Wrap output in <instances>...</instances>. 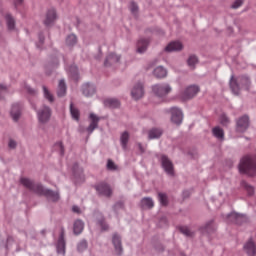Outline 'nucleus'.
Segmentation results:
<instances>
[{
    "mask_svg": "<svg viewBox=\"0 0 256 256\" xmlns=\"http://www.w3.org/2000/svg\"><path fill=\"white\" fill-rule=\"evenodd\" d=\"M8 146L10 149H15V147H17V142H15V140H10Z\"/></svg>",
    "mask_w": 256,
    "mask_h": 256,
    "instance_id": "obj_48",
    "label": "nucleus"
},
{
    "mask_svg": "<svg viewBox=\"0 0 256 256\" xmlns=\"http://www.w3.org/2000/svg\"><path fill=\"white\" fill-rule=\"evenodd\" d=\"M138 9H139V7L137 6V4L135 2L130 3V11H131V13H133V15H137Z\"/></svg>",
    "mask_w": 256,
    "mask_h": 256,
    "instance_id": "obj_42",
    "label": "nucleus"
},
{
    "mask_svg": "<svg viewBox=\"0 0 256 256\" xmlns=\"http://www.w3.org/2000/svg\"><path fill=\"white\" fill-rule=\"evenodd\" d=\"M171 121L175 125H181L183 123V112L179 108H171Z\"/></svg>",
    "mask_w": 256,
    "mask_h": 256,
    "instance_id": "obj_7",
    "label": "nucleus"
},
{
    "mask_svg": "<svg viewBox=\"0 0 256 256\" xmlns=\"http://www.w3.org/2000/svg\"><path fill=\"white\" fill-rule=\"evenodd\" d=\"M200 89L197 85H191L184 91V99H193L197 93H199Z\"/></svg>",
    "mask_w": 256,
    "mask_h": 256,
    "instance_id": "obj_11",
    "label": "nucleus"
},
{
    "mask_svg": "<svg viewBox=\"0 0 256 256\" xmlns=\"http://www.w3.org/2000/svg\"><path fill=\"white\" fill-rule=\"evenodd\" d=\"M79 173H83V170H82V169H80V170H79Z\"/></svg>",
    "mask_w": 256,
    "mask_h": 256,
    "instance_id": "obj_57",
    "label": "nucleus"
},
{
    "mask_svg": "<svg viewBox=\"0 0 256 256\" xmlns=\"http://www.w3.org/2000/svg\"><path fill=\"white\" fill-rule=\"evenodd\" d=\"M158 197H159V201H160L161 205H164V206L167 205V203H168L167 194L159 193Z\"/></svg>",
    "mask_w": 256,
    "mask_h": 256,
    "instance_id": "obj_40",
    "label": "nucleus"
},
{
    "mask_svg": "<svg viewBox=\"0 0 256 256\" xmlns=\"http://www.w3.org/2000/svg\"><path fill=\"white\" fill-rule=\"evenodd\" d=\"M152 91L154 95H157V97H165L169 95L171 91H173V88H171V85L167 83L156 84L152 87Z\"/></svg>",
    "mask_w": 256,
    "mask_h": 256,
    "instance_id": "obj_3",
    "label": "nucleus"
},
{
    "mask_svg": "<svg viewBox=\"0 0 256 256\" xmlns=\"http://www.w3.org/2000/svg\"><path fill=\"white\" fill-rule=\"evenodd\" d=\"M67 71L70 77H72V79H74L75 81L79 79V71L77 70V66L72 65L69 68H67Z\"/></svg>",
    "mask_w": 256,
    "mask_h": 256,
    "instance_id": "obj_28",
    "label": "nucleus"
},
{
    "mask_svg": "<svg viewBox=\"0 0 256 256\" xmlns=\"http://www.w3.org/2000/svg\"><path fill=\"white\" fill-rule=\"evenodd\" d=\"M55 19H57V12L55 9L48 10L46 14V19L44 20V24L49 27L52 23H55Z\"/></svg>",
    "mask_w": 256,
    "mask_h": 256,
    "instance_id": "obj_15",
    "label": "nucleus"
},
{
    "mask_svg": "<svg viewBox=\"0 0 256 256\" xmlns=\"http://www.w3.org/2000/svg\"><path fill=\"white\" fill-rule=\"evenodd\" d=\"M181 49H183V44L179 41L170 42L165 47V51H167L168 53H171V51H181Z\"/></svg>",
    "mask_w": 256,
    "mask_h": 256,
    "instance_id": "obj_18",
    "label": "nucleus"
},
{
    "mask_svg": "<svg viewBox=\"0 0 256 256\" xmlns=\"http://www.w3.org/2000/svg\"><path fill=\"white\" fill-rule=\"evenodd\" d=\"M153 73H154V76L157 77V79H163L167 77V70L162 66L156 67Z\"/></svg>",
    "mask_w": 256,
    "mask_h": 256,
    "instance_id": "obj_23",
    "label": "nucleus"
},
{
    "mask_svg": "<svg viewBox=\"0 0 256 256\" xmlns=\"http://www.w3.org/2000/svg\"><path fill=\"white\" fill-rule=\"evenodd\" d=\"M75 43H77V36H75L74 34H71L66 38V44L70 47L75 45Z\"/></svg>",
    "mask_w": 256,
    "mask_h": 256,
    "instance_id": "obj_36",
    "label": "nucleus"
},
{
    "mask_svg": "<svg viewBox=\"0 0 256 256\" xmlns=\"http://www.w3.org/2000/svg\"><path fill=\"white\" fill-rule=\"evenodd\" d=\"M244 1L243 0H235L232 5L231 8L232 9H239V7H241V5H243Z\"/></svg>",
    "mask_w": 256,
    "mask_h": 256,
    "instance_id": "obj_41",
    "label": "nucleus"
},
{
    "mask_svg": "<svg viewBox=\"0 0 256 256\" xmlns=\"http://www.w3.org/2000/svg\"><path fill=\"white\" fill-rule=\"evenodd\" d=\"M85 227V224L81 220H76L74 222V233L75 235H79L83 232V229Z\"/></svg>",
    "mask_w": 256,
    "mask_h": 256,
    "instance_id": "obj_27",
    "label": "nucleus"
},
{
    "mask_svg": "<svg viewBox=\"0 0 256 256\" xmlns=\"http://www.w3.org/2000/svg\"><path fill=\"white\" fill-rule=\"evenodd\" d=\"M120 59L121 56L115 53H109L105 59L104 65L105 67H111L112 65L119 63Z\"/></svg>",
    "mask_w": 256,
    "mask_h": 256,
    "instance_id": "obj_10",
    "label": "nucleus"
},
{
    "mask_svg": "<svg viewBox=\"0 0 256 256\" xmlns=\"http://www.w3.org/2000/svg\"><path fill=\"white\" fill-rule=\"evenodd\" d=\"M7 93V86L0 85V99L3 97V95H6Z\"/></svg>",
    "mask_w": 256,
    "mask_h": 256,
    "instance_id": "obj_46",
    "label": "nucleus"
},
{
    "mask_svg": "<svg viewBox=\"0 0 256 256\" xmlns=\"http://www.w3.org/2000/svg\"><path fill=\"white\" fill-rule=\"evenodd\" d=\"M101 227H102V229H103L104 231H107V225H106V224L101 223Z\"/></svg>",
    "mask_w": 256,
    "mask_h": 256,
    "instance_id": "obj_54",
    "label": "nucleus"
},
{
    "mask_svg": "<svg viewBox=\"0 0 256 256\" xmlns=\"http://www.w3.org/2000/svg\"><path fill=\"white\" fill-rule=\"evenodd\" d=\"M57 145H58V147L60 149L61 155H63V153H65V148L63 147V143L59 142Z\"/></svg>",
    "mask_w": 256,
    "mask_h": 256,
    "instance_id": "obj_49",
    "label": "nucleus"
},
{
    "mask_svg": "<svg viewBox=\"0 0 256 256\" xmlns=\"http://www.w3.org/2000/svg\"><path fill=\"white\" fill-rule=\"evenodd\" d=\"M163 135V130L159 128H153L149 131V139H159Z\"/></svg>",
    "mask_w": 256,
    "mask_h": 256,
    "instance_id": "obj_29",
    "label": "nucleus"
},
{
    "mask_svg": "<svg viewBox=\"0 0 256 256\" xmlns=\"http://www.w3.org/2000/svg\"><path fill=\"white\" fill-rule=\"evenodd\" d=\"M107 169H109L110 171H115V169H117V166H115V163L113 161L108 160Z\"/></svg>",
    "mask_w": 256,
    "mask_h": 256,
    "instance_id": "obj_45",
    "label": "nucleus"
},
{
    "mask_svg": "<svg viewBox=\"0 0 256 256\" xmlns=\"http://www.w3.org/2000/svg\"><path fill=\"white\" fill-rule=\"evenodd\" d=\"M204 231L206 233H211V231H215V224H213V220L206 223Z\"/></svg>",
    "mask_w": 256,
    "mask_h": 256,
    "instance_id": "obj_38",
    "label": "nucleus"
},
{
    "mask_svg": "<svg viewBox=\"0 0 256 256\" xmlns=\"http://www.w3.org/2000/svg\"><path fill=\"white\" fill-rule=\"evenodd\" d=\"M120 143L122 145V149H124V151H127V143H129V132L125 131L122 133L120 137Z\"/></svg>",
    "mask_w": 256,
    "mask_h": 256,
    "instance_id": "obj_26",
    "label": "nucleus"
},
{
    "mask_svg": "<svg viewBox=\"0 0 256 256\" xmlns=\"http://www.w3.org/2000/svg\"><path fill=\"white\" fill-rule=\"evenodd\" d=\"M85 249H87V241L82 240V241L78 244V251H85Z\"/></svg>",
    "mask_w": 256,
    "mask_h": 256,
    "instance_id": "obj_44",
    "label": "nucleus"
},
{
    "mask_svg": "<svg viewBox=\"0 0 256 256\" xmlns=\"http://www.w3.org/2000/svg\"><path fill=\"white\" fill-rule=\"evenodd\" d=\"M95 189L99 195H103L104 197H111L113 195V190H111V186L105 182H101L95 186Z\"/></svg>",
    "mask_w": 256,
    "mask_h": 256,
    "instance_id": "obj_5",
    "label": "nucleus"
},
{
    "mask_svg": "<svg viewBox=\"0 0 256 256\" xmlns=\"http://www.w3.org/2000/svg\"><path fill=\"white\" fill-rule=\"evenodd\" d=\"M112 243L117 255H121V253H123V247L121 246V236L119 234H114L112 237Z\"/></svg>",
    "mask_w": 256,
    "mask_h": 256,
    "instance_id": "obj_14",
    "label": "nucleus"
},
{
    "mask_svg": "<svg viewBox=\"0 0 256 256\" xmlns=\"http://www.w3.org/2000/svg\"><path fill=\"white\" fill-rule=\"evenodd\" d=\"M43 93H44L45 99H47L50 103H53V101H55L53 94H51L49 89H47V87H45V86H43Z\"/></svg>",
    "mask_w": 256,
    "mask_h": 256,
    "instance_id": "obj_33",
    "label": "nucleus"
},
{
    "mask_svg": "<svg viewBox=\"0 0 256 256\" xmlns=\"http://www.w3.org/2000/svg\"><path fill=\"white\" fill-rule=\"evenodd\" d=\"M230 89H232L234 95H239V84H237V80H235V77L233 76L230 80Z\"/></svg>",
    "mask_w": 256,
    "mask_h": 256,
    "instance_id": "obj_31",
    "label": "nucleus"
},
{
    "mask_svg": "<svg viewBox=\"0 0 256 256\" xmlns=\"http://www.w3.org/2000/svg\"><path fill=\"white\" fill-rule=\"evenodd\" d=\"M161 163L165 173L173 177V175H175V172L173 170V162H171V160H169L167 156H162Z\"/></svg>",
    "mask_w": 256,
    "mask_h": 256,
    "instance_id": "obj_6",
    "label": "nucleus"
},
{
    "mask_svg": "<svg viewBox=\"0 0 256 256\" xmlns=\"http://www.w3.org/2000/svg\"><path fill=\"white\" fill-rule=\"evenodd\" d=\"M220 123H221V125H224V126L229 125V118L227 116H225V114H223L220 117Z\"/></svg>",
    "mask_w": 256,
    "mask_h": 256,
    "instance_id": "obj_43",
    "label": "nucleus"
},
{
    "mask_svg": "<svg viewBox=\"0 0 256 256\" xmlns=\"http://www.w3.org/2000/svg\"><path fill=\"white\" fill-rule=\"evenodd\" d=\"M37 47L41 48V46H40V45H37Z\"/></svg>",
    "mask_w": 256,
    "mask_h": 256,
    "instance_id": "obj_58",
    "label": "nucleus"
},
{
    "mask_svg": "<svg viewBox=\"0 0 256 256\" xmlns=\"http://www.w3.org/2000/svg\"><path fill=\"white\" fill-rule=\"evenodd\" d=\"M144 94H145V91L143 90L142 83H137L136 85H134V87L132 88V91H131V95H132L133 99H135L137 101V100L141 99V97H143Z\"/></svg>",
    "mask_w": 256,
    "mask_h": 256,
    "instance_id": "obj_9",
    "label": "nucleus"
},
{
    "mask_svg": "<svg viewBox=\"0 0 256 256\" xmlns=\"http://www.w3.org/2000/svg\"><path fill=\"white\" fill-rule=\"evenodd\" d=\"M242 187H244L248 195H253V193H255V188H253V186L249 185L247 182H242Z\"/></svg>",
    "mask_w": 256,
    "mask_h": 256,
    "instance_id": "obj_37",
    "label": "nucleus"
},
{
    "mask_svg": "<svg viewBox=\"0 0 256 256\" xmlns=\"http://www.w3.org/2000/svg\"><path fill=\"white\" fill-rule=\"evenodd\" d=\"M11 117L13 121H19V118L21 117V104L16 103L12 105Z\"/></svg>",
    "mask_w": 256,
    "mask_h": 256,
    "instance_id": "obj_19",
    "label": "nucleus"
},
{
    "mask_svg": "<svg viewBox=\"0 0 256 256\" xmlns=\"http://www.w3.org/2000/svg\"><path fill=\"white\" fill-rule=\"evenodd\" d=\"M242 83H243L244 85H246V89H249V85H250V83H251V81H249V78L243 77V78H242Z\"/></svg>",
    "mask_w": 256,
    "mask_h": 256,
    "instance_id": "obj_47",
    "label": "nucleus"
},
{
    "mask_svg": "<svg viewBox=\"0 0 256 256\" xmlns=\"http://www.w3.org/2000/svg\"><path fill=\"white\" fill-rule=\"evenodd\" d=\"M44 39H45V38H44L43 36H39V41H40L41 45H42Z\"/></svg>",
    "mask_w": 256,
    "mask_h": 256,
    "instance_id": "obj_55",
    "label": "nucleus"
},
{
    "mask_svg": "<svg viewBox=\"0 0 256 256\" xmlns=\"http://www.w3.org/2000/svg\"><path fill=\"white\" fill-rule=\"evenodd\" d=\"M179 229L183 235H186V237H193V232L191 231V229H189V227L181 226Z\"/></svg>",
    "mask_w": 256,
    "mask_h": 256,
    "instance_id": "obj_35",
    "label": "nucleus"
},
{
    "mask_svg": "<svg viewBox=\"0 0 256 256\" xmlns=\"http://www.w3.org/2000/svg\"><path fill=\"white\" fill-rule=\"evenodd\" d=\"M66 93H67V86L65 85V81L60 80L59 85H58L57 95H58V97H65Z\"/></svg>",
    "mask_w": 256,
    "mask_h": 256,
    "instance_id": "obj_25",
    "label": "nucleus"
},
{
    "mask_svg": "<svg viewBox=\"0 0 256 256\" xmlns=\"http://www.w3.org/2000/svg\"><path fill=\"white\" fill-rule=\"evenodd\" d=\"M57 251L61 255H64L65 253V230L63 228L61 229L60 237L58 239Z\"/></svg>",
    "mask_w": 256,
    "mask_h": 256,
    "instance_id": "obj_12",
    "label": "nucleus"
},
{
    "mask_svg": "<svg viewBox=\"0 0 256 256\" xmlns=\"http://www.w3.org/2000/svg\"><path fill=\"white\" fill-rule=\"evenodd\" d=\"M82 93L85 95V97H91V95H94L95 93V86L86 83L82 86Z\"/></svg>",
    "mask_w": 256,
    "mask_h": 256,
    "instance_id": "obj_20",
    "label": "nucleus"
},
{
    "mask_svg": "<svg viewBox=\"0 0 256 256\" xmlns=\"http://www.w3.org/2000/svg\"><path fill=\"white\" fill-rule=\"evenodd\" d=\"M139 149L143 153V146H141V144H139Z\"/></svg>",
    "mask_w": 256,
    "mask_h": 256,
    "instance_id": "obj_56",
    "label": "nucleus"
},
{
    "mask_svg": "<svg viewBox=\"0 0 256 256\" xmlns=\"http://www.w3.org/2000/svg\"><path fill=\"white\" fill-rule=\"evenodd\" d=\"M228 221H230L231 223H236V225H241V223L245 221V216L233 212L228 215Z\"/></svg>",
    "mask_w": 256,
    "mask_h": 256,
    "instance_id": "obj_16",
    "label": "nucleus"
},
{
    "mask_svg": "<svg viewBox=\"0 0 256 256\" xmlns=\"http://www.w3.org/2000/svg\"><path fill=\"white\" fill-rule=\"evenodd\" d=\"M70 113H71V116L75 119V121H79V117H80L79 110L73 107V103L70 104Z\"/></svg>",
    "mask_w": 256,
    "mask_h": 256,
    "instance_id": "obj_34",
    "label": "nucleus"
},
{
    "mask_svg": "<svg viewBox=\"0 0 256 256\" xmlns=\"http://www.w3.org/2000/svg\"><path fill=\"white\" fill-rule=\"evenodd\" d=\"M249 129V116L245 115L238 119L237 121V131L243 133Z\"/></svg>",
    "mask_w": 256,
    "mask_h": 256,
    "instance_id": "obj_8",
    "label": "nucleus"
},
{
    "mask_svg": "<svg viewBox=\"0 0 256 256\" xmlns=\"http://www.w3.org/2000/svg\"><path fill=\"white\" fill-rule=\"evenodd\" d=\"M25 89H26L27 93H30V95H33V94L35 93V90H33V89H32L31 87H29V86H26Z\"/></svg>",
    "mask_w": 256,
    "mask_h": 256,
    "instance_id": "obj_50",
    "label": "nucleus"
},
{
    "mask_svg": "<svg viewBox=\"0 0 256 256\" xmlns=\"http://www.w3.org/2000/svg\"><path fill=\"white\" fill-rule=\"evenodd\" d=\"M244 250L249 256H255L256 255V246L255 242L253 240H248L246 244L244 245Z\"/></svg>",
    "mask_w": 256,
    "mask_h": 256,
    "instance_id": "obj_17",
    "label": "nucleus"
},
{
    "mask_svg": "<svg viewBox=\"0 0 256 256\" xmlns=\"http://www.w3.org/2000/svg\"><path fill=\"white\" fill-rule=\"evenodd\" d=\"M6 23L10 31L15 29V19L10 14L6 15Z\"/></svg>",
    "mask_w": 256,
    "mask_h": 256,
    "instance_id": "obj_32",
    "label": "nucleus"
},
{
    "mask_svg": "<svg viewBox=\"0 0 256 256\" xmlns=\"http://www.w3.org/2000/svg\"><path fill=\"white\" fill-rule=\"evenodd\" d=\"M104 105L105 107H110L111 109H117L121 103L115 98H109L104 101Z\"/></svg>",
    "mask_w": 256,
    "mask_h": 256,
    "instance_id": "obj_24",
    "label": "nucleus"
},
{
    "mask_svg": "<svg viewBox=\"0 0 256 256\" xmlns=\"http://www.w3.org/2000/svg\"><path fill=\"white\" fill-rule=\"evenodd\" d=\"M21 3H23V0H16L15 6L17 7V6L21 5Z\"/></svg>",
    "mask_w": 256,
    "mask_h": 256,
    "instance_id": "obj_53",
    "label": "nucleus"
},
{
    "mask_svg": "<svg viewBox=\"0 0 256 256\" xmlns=\"http://www.w3.org/2000/svg\"><path fill=\"white\" fill-rule=\"evenodd\" d=\"M141 206L146 207L147 209H153L155 203L153 202V199L146 197L141 200Z\"/></svg>",
    "mask_w": 256,
    "mask_h": 256,
    "instance_id": "obj_30",
    "label": "nucleus"
},
{
    "mask_svg": "<svg viewBox=\"0 0 256 256\" xmlns=\"http://www.w3.org/2000/svg\"><path fill=\"white\" fill-rule=\"evenodd\" d=\"M72 211H73L74 213H81V209H79L78 206H73V207H72Z\"/></svg>",
    "mask_w": 256,
    "mask_h": 256,
    "instance_id": "obj_51",
    "label": "nucleus"
},
{
    "mask_svg": "<svg viewBox=\"0 0 256 256\" xmlns=\"http://www.w3.org/2000/svg\"><path fill=\"white\" fill-rule=\"evenodd\" d=\"M89 119L91 122L87 128V131H88V133H92L99 126V117L97 115L91 113L89 116Z\"/></svg>",
    "mask_w": 256,
    "mask_h": 256,
    "instance_id": "obj_13",
    "label": "nucleus"
},
{
    "mask_svg": "<svg viewBox=\"0 0 256 256\" xmlns=\"http://www.w3.org/2000/svg\"><path fill=\"white\" fill-rule=\"evenodd\" d=\"M20 183L23 187L32 191V193H36V195H44V197H47L50 201H59V193L45 189L43 185L35 184V182L29 178L22 177Z\"/></svg>",
    "mask_w": 256,
    "mask_h": 256,
    "instance_id": "obj_1",
    "label": "nucleus"
},
{
    "mask_svg": "<svg viewBox=\"0 0 256 256\" xmlns=\"http://www.w3.org/2000/svg\"><path fill=\"white\" fill-rule=\"evenodd\" d=\"M212 133L216 139H219L220 141H223L225 139V132L223 129L219 126H216L212 129Z\"/></svg>",
    "mask_w": 256,
    "mask_h": 256,
    "instance_id": "obj_22",
    "label": "nucleus"
},
{
    "mask_svg": "<svg viewBox=\"0 0 256 256\" xmlns=\"http://www.w3.org/2000/svg\"><path fill=\"white\" fill-rule=\"evenodd\" d=\"M148 45L149 41L147 39H140L137 43L138 53H145V51H147Z\"/></svg>",
    "mask_w": 256,
    "mask_h": 256,
    "instance_id": "obj_21",
    "label": "nucleus"
},
{
    "mask_svg": "<svg viewBox=\"0 0 256 256\" xmlns=\"http://www.w3.org/2000/svg\"><path fill=\"white\" fill-rule=\"evenodd\" d=\"M39 123H47L51 119V108L43 106L37 113Z\"/></svg>",
    "mask_w": 256,
    "mask_h": 256,
    "instance_id": "obj_4",
    "label": "nucleus"
},
{
    "mask_svg": "<svg viewBox=\"0 0 256 256\" xmlns=\"http://www.w3.org/2000/svg\"><path fill=\"white\" fill-rule=\"evenodd\" d=\"M240 173L253 177L256 175V156H245L239 165Z\"/></svg>",
    "mask_w": 256,
    "mask_h": 256,
    "instance_id": "obj_2",
    "label": "nucleus"
},
{
    "mask_svg": "<svg viewBox=\"0 0 256 256\" xmlns=\"http://www.w3.org/2000/svg\"><path fill=\"white\" fill-rule=\"evenodd\" d=\"M188 65L189 67H191L192 69L195 68V65H197V56H190L188 58Z\"/></svg>",
    "mask_w": 256,
    "mask_h": 256,
    "instance_id": "obj_39",
    "label": "nucleus"
},
{
    "mask_svg": "<svg viewBox=\"0 0 256 256\" xmlns=\"http://www.w3.org/2000/svg\"><path fill=\"white\" fill-rule=\"evenodd\" d=\"M78 165L76 164V165H74V167H73V172H74V175H77V169H78Z\"/></svg>",
    "mask_w": 256,
    "mask_h": 256,
    "instance_id": "obj_52",
    "label": "nucleus"
}]
</instances>
